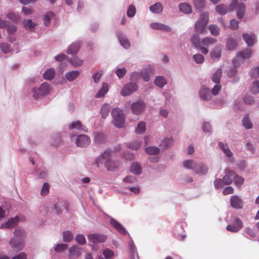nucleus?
<instances>
[{"instance_id": "obj_1", "label": "nucleus", "mask_w": 259, "mask_h": 259, "mask_svg": "<svg viewBox=\"0 0 259 259\" xmlns=\"http://www.w3.org/2000/svg\"><path fill=\"white\" fill-rule=\"evenodd\" d=\"M96 162L98 167H99L100 162H103L108 171H114L119 165V161L111 159L110 151H105L101 156L96 159Z\"/></svg>"}, {"instance_id": "obj_2", "label": "nucleus", "mask_w": 259, "mask_h": 259, "mask_svg": "<svg viewBox=\"0 0 259 259\" xmlns=\"http://www.w3.org/2000/svg\"><path fill=\"white\" fill-rule=\"evenodd\" d=\"M14 235L15 237L10 240V245L12 248L20 250L24 245L23 238L25 237V232L22 229L17 228L14 231Z\"/></svg>"}, {"instance_id": "obj_3", "label": "nucleus", "mask_w": 259, "mask_h": 259, "mask_svg": "<svg viewBox=\"0 0 259 259\" xmlns=\"http://www.w3.org/2000/svg\"><path fill=\"white\" fill-rule=\"evenodd\" d=\"M208 22V14L202 13L195 25V31L197 33L203 34L206 32V27Z\"/></svg>"}, {"instance_id": "obj_4", "label": "nucleus", "mask_w": 259, "mask_h": 259, "mask_svg": "<svg viewBox=\"0 0 259 259\" xmlns=\"http://www.w3.org/2000/svg\"><path fill=\"white\" fill-rule=\"evenodd\" d=\"M111 114L113 118L114 125L118 128L123 127L125 122L123 111L119 108H115L112 110Z\"/></svg>"}, {"instance_id": "obj_5", "label": "nucleus", "mask_w": 259, "mask_h": 259, "mask_svg": "<svg viewBox=\"0 0 259 259\" xmlns=\"http://www.w3.org/2000/svg\"><path fill=\"white\" fill-rule=\"evenodd\" d=\"M50 91V86L48 83H43L38 89H33L32 91V96L36 99L40 96H45Z\"/></svg>"}, {"instance_id": "obj_6", "label": "nucleus", "mask_w": 259, "mask_h": 259, "mask_svg": "<svg viewBox=\"0 0 259 259\" xmlns=\"http://www.w3.org/2000/svg\"><path fill=\"white\" fill-rule=\"evenodd\" d=\"M231 10L235 9L237 12V15L238 19H242L245 13V6L242 3L237 4L236 1H234L230 6Z\"/></svg>"}, {"instance_id": "obj_7", "label": "nucleus", "mask_w": 259, "mask_h": 259, "mask_svg": "<svg viewBox=\"0 0 259 259\" xmlns=\"http://www.w3.org/2000/svg\"><path fill=\"white\" fill-rule=\"evenodd\" d=\"M132 112L136 115L141 114L146 108V105L143 101H139L134 102L131 106Z\"/></svg>"}, {"instance_id": "obj_8", "label": "nucleus", "mask_w": 259, "mask_h": 259, "mask_svg": "<svg viewBox=\"0 0 259 259\" xmlns=\"http://www.w3.org/2000/svg\"><path fill=\"white\" fill-rule=\"evenodd\" d=\"M69 259H76L79 257L82 252V248L77 245H73L68 249Z\"/></svg>"}, {"instance_id": "obj_9", "label": "nucleus", "mask_w": 259, "mask_h": 259, "mask_svg": "<svg viewBox=\"0 0 259 259\" xmlns=\"http://www.w3.org/2000/svg\"><path fill=\"white\" fill-rule=\"evenodd\" d=\"M91 143V139L87 135H80L76 139V145L77 147H87Z\"/></svg>"}, {"instance_id": "obj_10", "label": "nucleus", "mask_w": 259, "mask_h": 259, "mask_svg": "<svg viewBox=\"0 0 259 259\" xmlns=\"http://www.w3.org/2000/svg\"><path fill=\"white\" fill-rule=\"evenodd\" d=\"M137 89V84L135 83L131 82L123 88L121 94L122 96H128L135 92Z\"/></svg>"}, {"instance_id": "obj_11", "label": "nucleus", "mask_w": 259, "mask_h": 259, "mask_svg": "<svg viewBox=\"0 0 259 259\" xmlns=\"http://www.w3.org/2000/svg\"><path fill=\"white\" fill-rule=\"evenodd\" d=\"M88 237L89 241L94 244L104 242L107 239V237L105 235L98 234H89Z\"/></svg>"}, {"instance_id": "obj_12", "label": "nucleus", "mask_w": 259, "mask_h": 259, "mask_svg": "<svg viewBox=\"0 0 259 259\" xmlns=\"http://www.w3.org/2000/svg\"><path fill=\"white\" fill-rule=\"evenodd\" d=\"M235 175V171L230 169H227L225 170V175L223 177V180L224 184L225 185H229L232 183L233 178Z\"/></svg>"}, {"instance_id": "obj_13", "label": "nucleus", "mask_w": 259, "mask_h": 259, "mask_svg": "<svg viewBox=\"0 0 259 259\" xmlns=\"http://www.w3.org/2000/svg\"><path fill=\"white\" fill-rule=\"evenodd\" d=\"M231 206L236 208H242L243 207V202L237 196H232L230 199Z\"/></svg>"}, {"instance_id": "obj_14", "label": "nucleus", "mask_w": 259, "mask_h": 259, "mask_svg": "<svg viewBox=\"0 0 259 259\" xmlns=\"http://www.w3.org/2000/svg\"><path fill=\"white\" fill-rule=\"evenodd\" d=\"M111 225L115 228L120 233L122 234H126V230L123 226L117 221L113 218H111L110 220Z\"/></svg>"}, {"instance_id": "obj_15", "label": "nucleus", "mask_w": 259, "mask_h": 259, "mask_svg": "<svg viewBox=\"0 0 259 259\" xmlns=\"http://www.w3.org/2000/svg\"><path fill=\"white\" fill-rule=\"evenodd\" d=\"M68 127L70 130L76 129L78 131H83L85 132L88 131L86 127L82 125L81 123L78 120L72 122L69 125Z\"/></svg>"}, {"instance_id": "obj_16", "label": "nucleus", "mask_w": 259, "mask_h": 259, "mask_svg": "<svg viewBox=\"0 0 259 259\" xmlns=\"http://www.w3.org/2000/svg\"><path fill=\"white\" fill-rule=\"evenodd\" d=\"M19 221L18 217L10 218L8 221L1 225V228H10L16 225Z\"/></svg>"}, {"instance_id": "obj_17", "label": "nucleus", "mask_w": 259, "mask_h": 259, "mask_svg": "<svg viewBox=\"0 0 259 259\" xmlns=\"http://www.w3.org/2000/svg\"><path fill=\"white\" fill-rule=\"evenodd\" d=\"M150 26L154 29L161 30L166 32H169L171 31V28L168 26L161 23H152L151 24Z\"/></svg>"}, {"instance_id": "obj_18", "label": "nucleus", "mask_w": 259, "mask_h": 259, "mask_svg": "<svg viewBox=\"0 0 259 259\" xmlns=\"http://www.w3.org/2000/svg\"><path fill=\"white\" fill-rule=\"evenodd\" d=\"M200 97L203 100H209L211 98L210 91L207 88H202L199 92Z\"/></svg>"}, {"instance_id": "obj_19", "label": "nucleus", "mask_w": 259, "mask_h": 259, "mask_svg": "<svg viewBox=\"0 0 259 259\" xmlns=\"http://www.w3.org/2000/svg\"><path fill=\"white\" fill-rule=\"evenodd\" d=\"M252 55V51L250 49H246L243 51L239 52L237 53V57L238 58L242 59L243 60L249 59Z\"/></svg>"}, {"instance_id": "obj_20", "label": "nucleus", "mask_w": 259, "mask_h": 259, "mask_svg": "<svg viewBox=\"0 0 259 259\" xmlns=\"http://www.w3.org/2000/svg\"><path fill=\"white\" fill-rule=\"evenodd\" d=\"M237 46L236 40L232 37H229L226 40V47L229 50H233Z\"/></svg>"}, {"instance_id": "obj_21", "label": "nucleus", "mask_w": 259, "mask_h": 259, "mask_svg": "<svg viewBox=\"0 0 259 259\" xmlns=\"http://www.w3.org/2000/svg\"><path fill=\"white\" fill-rule=\"evenodd\" d=\"M80 72L79 71H72L66 73L65 77L69 81H72L75 80L80 75Z\"/></svg>"}, {"instance_id": "obj_22", "label": "nucleus", "mask_w": 259, "mask_h": 259, "mask_svg": "<svg viewBox=\"0 0 259 259\" xmlns=\"http://www.w3.org/2000/svg\"><path fill=\"white\" fill-rule=\"evenodd\" d=\"M142 77L143 78V79L145 81H148L150 79V75L148 73H140L138 72H134L132 74L131 77L133 79H136L137 77V79H139V77Z\"/></svg>"}, {"instance_id": "obj_23", "label": "nucleus", "mask_w": 259, "mask_h": 259, "mask_svg": "<svg viewBox=\"0 0 259 259\" xmlns=\"http://www.w3.org/2000/svg\"><path fill=\"white\" fill-rule=\"evenodd\" d=\"M243 38L248 47H251L253 45L255 40L254 35H250L248 33H244Z\"/></svg>"}, {"instance_id": "obj_24", "label": "nucleus", "mask_w": 259, "mask_h": 259, "mask_svg": "<svg viewBox=\"0 0 259 259\" xmlns=\"http://www.w3.org/2000/svg\"><path fill=\"white\" fill-rule=\"evenodd\" d=\"M180 11L185 14H189L192 12L191 6L186 3H182L179 5Z\"/></svg>"}, {"instance_id": "obj_25", "label": "nucleus", "mask_w": 259, "mask_h": 259, "mask_svg": "<svg viewBox=\"0 0 259 259\" xmlns=\"http://www.w3.org/2000/svg\"><path fill=\"white\" fill-rule=\"evenodd\" d=\"M215 11L220 15H224L228 13L229 9L226 5L220 4L216 6Z\"/></svg>"}, {"instance_id": "obj_26", "label": "nucleus", "mask_w": 259, "mask_h": 259, "mask_svg": "<svg viewBox=\"0 0 259 259\" xmlns=\"http://www.w3.org/2000/svg\"><path fill=\"white\" fill-rule=\"evenodd\" d=\"M130 171L135 175H139L142 172V168L138 163L134 162L130 167Z\"/></svg>"}, {"instance_id": "obj_27", "label": "nucleus", "mask_w": 259, "mask_h": 259, "mask_svg": "<svg viewBox=\"0 0 259 259\" xmlns=\"http://www.w3.org/2000/svg\"><path fill=\"white\" fill-rule=\"evenodd\" d=\"M222 71L221 68H219L217 71L212 74L211 80L213 82L217 84H219L220 82V78L222 76Z\"/></svg>"}, {"instance_id": "obj_28", "label": "nucleus", "mask_w": 259, "mask_h": 259, "mask_svg": "<svg viewBox=\"0 0 259 259\" xmlns=\"http://www.w3.org/2000/svg\"><path fill=\"white\" fill-rule=\"evenodd\" d=\"M221 48L220 46L215 47L210 53L211 58L213 60H216L221 57Z\"/></svg>"}, {"instance_id": "obj_29", "label": "nucleus", "mask_w": 259, "mask_h": 259, "mask_svg": "<svg viewBox=\"0 0 259 259\" xmlns=\"http://www.w3.org/2000/svg\"><path fill=\"white\" fill-rule=\"evenodd\" d=\"M80 48V44L78 42L72 44L68 48L67 53L68 54H76Z\"/></svg>"}, {"instance_id": "obj_30", "label": "nucleus", "mask_w": 259, "mask_h": 259, "mask_svg": "<svg viewBox=\"0 0 259 259\" xmlns=\"http://www.w3.org/2000/svg\"><path fill=\"white\" fill-rule=\"evenodd\" d=\"M197 164L198 163L194 162L192 160H187L183 163V165L185 167L193 169L194 171L197 166Z\"/></svg>"}, {"instance_id": "obj_31", "label": "nucleus", "mask_w": 259, "mask_h": 259, "mask_svg": "<svg viewBox=\"0 0 259 259\" xmlns=\"http://www.w3.org/2000/svg\"><path fill=\"white\" fill-rule=\"evenodd\" d=\"M208 171V168L206 166L202 163H198L195 172L197 174L205 175Z\"/></svg>"}, {"instance_id": "obj_32", "label": "nucleus", "mask_w": 259, "mask_h": 259, "mask_svg": "<svg viewBox=\"0 0 259 259\" xmlns=\"http://www.w3.org/2000/svg\"><path fill=\"white\" fill-rule=\"evenodd\" d=\"M108 91V84L107 83H103L102 87L99 91L96 94V97L97 98H101L104 97V95L107 93Z\"/></svg>"}, {"instance_id": "obj_33", "label": "nucleus", "mask_w": 259, "mask_h": 259, "mask_svg": "<svg viewBox=\"0 0 259 259\" xmlns=\"http://www.w3.org/2000/svg\"><path fill=\"white\" fill-rule=\"evenodd\" d=\"M219 146L227 157H231L232 156V153L230 150L227 144H225L222 142H220L219 143Z\"/></svg>"}, {"instance_id": "obj_34", "label": "nucleus", "mask_w": 259, "mask_h": 259, "mask_svg": "<svg viewBox=\"0 0 259 259\" xmlns=\"http://www.w3.org/2000/svg\"><path fill=\"white\" fill-rule=\"evenodd\" d=\"M150 10L154 13H159L162 12L163 7L160 3H156L154 5L150 7Z\"/></svg>"}, {"instance_id": "obj_35", "label": "nucleus", "mask_w": 259, "mask_h": 259, "mask_svg": "<svg viewBox=\"0 0 259 259\" xmlns=\"http://www.w3.org/2000/svg\"><path fill=\"white\" fill-rule=\"evenodd\" d=\"M217 41L216 38L212 37H206L202 40V45L204 46L208 47L209 46L213 45Z\"/></svg>"}, {"instance_id": "obj_36", "label": "nucleus", "mask_w": 259, "mask_h": 259, "mask_svg": "<svg viewBox=\"0 0 259 259\" xmlns=\"http://www.w3.org/2000/svg\"><path fill=\"white\" fill-rule=\"evenodd\" d=\"M110 110V107L109 104H104L101 109V114L103 118H105L109 114Z\"/></svg>"}, {"instance_id": "obj_37", "label": "nucleus", "mask_w": 259, "mask_h": 259, "mask_svg": "<svg viewBox=\"0 0 259 259\" xmlns=\"http://www.w3.org/2000/svg\"><path fill=\"white\" fill-rule=\"evenodd\" d=\"M71 64L74 67L80 66L83 64V60L78 59L77 57L73 56L69 60Z\"/></svg>"}, {"instance_id": "obj_38", "label": "nucleus", "mask_w": 259, "mask_h": 259, "mask_svg": "<svg viewBox=\"0 0 259 259\" xmlns=\"http://www.w3.org/2000/svg\"><path fill=\"white\" fill-rule=\"evenodd\" d=\"M63 240L64 242H69L73 240V235L71 232L66 231L63 232Z\"/></svg>"}, {"instance_id": "obj_39", "label": "nucleus", "mask_w": 259, "mask_h": 259, "mask_svg": "<svg viewBox=\"0 0 259 259\" xmlns=\"http://www.w3.org/2000/svg\"><path fill=\"white\" fill-rule=\"evenodd\" d=\"M191 41L196 48H199L202 45V41H200V37L197 34H195L192 36Z\"/></svg>"}, {"instance_id": "obj_40", "label": "nucleus", "mask_w": 259, "mask_h": 259, "mask_svg": "<svg viewBox=\"0 0 259 259\" xmlns=\"http://www.w3.org/2000/svg\"><path fill=\"white\" fill-rule=\"evenodd\" d=\"M154 83L156 86L162 88L166 83V80L162 76H158L156 77Z\"/></svg>"}, {"instance_id": "obj_41", "label": "nucleus", "mask_w": 259, "mask_h": 259, "mask_svg": "<svg viewBox=\"0 0 259 259\" xmlns=\"http://www.w3.org/2000/svg\"><path fill=\"white\" fill-rule=\"evenodd\" d=\"M55 16V14L53 12L50 11L48 12L44 17V23L46 26H48L50 23V20Z\"/></svg>"}, {"instance_id": "obj_42", "label": "nucleus", "mask_w": 259, "mask_h": 259, "mask_svg": "<svg viewBox=\"0 0 259 259\" xmlns=\"http://www.w3.org/2000/svg\"><path fill=\"white\" fill-rule=\"evenodd\" d=\"M54 75L55 70L52 68L48 69L43 74L44 77L48 80H51L53 79L54 77Z\"/></svg>"}, {"instance_id": "obj_43", "label": "nucleus", "mask_w": 259, "mask_h": 259, "mask_svg": "<svg viewBox=\"0 0 259 259\" xmlns=\"http://www.w3.org/2000/svg\"><path fill=\"white\" fill-rule=\"evenodd\" d=\"M159 149L156 147L150 146L146 148L145 152L149 155H156L159 153Z\"/></svg>"}, {"instance_id": "obj_44", "label": "nucleus", "mask_w": 259, "mask_h": 259, "mask_svg": "<svg viewBox=\"0 0 259 259\" xmlns=\"http://www.w3.org/2000/svg\"><path fill=\"white\" fill-rule=\"evenodd\" d=\"M105 135L103 133H99L95 136L94 141L96 143L101 144L105 141Z\"/></svg>"}, {"instance_id": "obj_45", "label": "nucleus", "mask_w": 259, "mask_h": 259, "mask_svg": "<svg viewBox=\"0 0 259 259\" xmlns=\"http://www.w3.org/2000/svg\"><path fill=\"white\" fill-rule=\"evenodd\" d=\"M208 29L211 34L214 36H217L220 33V29L216 25H210Z\"/></svg>"}, {"instance_id": "obj_46", "label": "nucleus", "mask_w": 259, "mask_h": 259, "mask_svg": "<svg viewBox=\"0 0 259 259\" xmlns=\"http://www.w3.org/2000/svg\"><path fill=\"white\" fill-rule=\"evenodd\" d=\"M242 124L246 129H250L252 127V124L247 116H245L242 119Z\"/></svg>"}, {"instance_id": "obj_47", "label": "nucleus", "mask_w": 259, "mask_h": 259, "mask_svg": "<svg viewBox=\"0 0 259 259\" xmlns=\"http://www.w3.org/2000/svg\"><path fill=\"white\" fill-rule=\"evenodd\" d=\"M118 37L121 45L125 49H128L130 47V44L128 40L123 36H119Z\"/></svg>"}, {"instance_id": "obj_48", "label": "nucleus", "mask_w": 259, "mask_h": 259, "mask_svg": "<svg viewBox=\"0 0 259 259\" xmlns=\"http://www.w3.org/2000/svg\"><path fill=\"white\" fill-rule=\"evenodd\" d=\"M146 130V123L143 121L139 123L136 129V132L138 134L143 133Z\"/></svg>"}, {"instance_id": "obj_49", "label": "nucleus", "mask_w": 259, "mask_h": 259, "mask_svg": "<svg viewBox=\"0 0 259 259\" xmlns=\"http://www.w3.org/2000/svg\"><path fill=\"white\" fill-rule=\"evenodd\" d=\"M0 47L2 51L5 54L10 53L12 51L11 48L6 42L1 44Z\"/></svg>"}, {"instance_id": "obj_50", "label": "nucleus", "mask_w": 259, "mask_h": 259, "mask_svg": "<svg viewBox=\"0 0 259 259\" xmlns=\"http://www.w3.org/2000/svg\"><path fill=\"white\" fill-rule=\"evenodd\" d=\"M136 7L133 5H131L127 11L126 14L128 17H133L136 14Z\"/></svg>"}, {"instance_id": "obj_51", "label": "nucleus", "mask_w": 259, "mask_h": 259, "mask_svg": "<svg viewBox=\"0 0 259 259\" xmlns=\"http://www.w3.org/2000/svg\"><path fill=\"white\" fill-rule=\"evenodd\" d=\"M68 245L66 244L59 243L57 244L55 248V251L57 252H61L67 249Z\"/></svg>"}, {"instance_id": "obj_52", "label": "nucleus", "mask_w": 259, "mask_h": 259, "mask_svg": "<svg viewBox=\"0 0 259 259\" xmlns=\"http://www.w3.org/2000/svg\"><path fill=\"white\" fill-rule=\"evenodd\" d=\"M194 4L196 9H201L204 7V0H194Z\"/></svg>"}, {"instance_id": "obj_53", "label": "nucleus", "mask_w": 259, "mask_h": 259, "mask_svg": "<svg viewBox=\"0 0 259 259\" xmlns=\"http://www.w3.org/2000/svg\"><path fill=\"white\" fill-rule=\"evenodd\" d=\"M233 178L234 182L237 186H240L244 182V179L242 177L236 175L235 174L233 177Z\"/></svg>"}, {"instance_id": "obj_54", "label": "nucleus", "mask_w": 259, "mask_h": 259, "mask_svg": "<svg viewBox=\"0 0 259 259\" xmlns=\"http://www.w3.org/2000/svg\"><path fill=\"white\" fill-rule=\"evenodd\" d=\"M126 70L125 68H118L115 71V73L119 78H122L125 74Z\"/></svg>"}, {"instance_id": "obj_55", "label": "nucleus", "mask_w": 259, "mask_h": 259, "mask_svg": "<svg viewBox=\"0 0 259 259\" xmlns=\"http://www.w3.org/2000/svg\"><path fill=\"white\" fill-rule=\"evenodd\" d=\"M75 241L79 244L83 245L86 243L84 236L82 234H78L75 237Z\"/></svg>"}, {"instance_id": "obj_56", "label": "nucleus", "mask_w": 259, "mask_h": 259, "mask_svg": "<svg viewBox=\"0 0 259 259\" xmlns=\"http://www.w3.org/2000/svg\"><path fill=\"white\" fill-rule=\"evenodd\" d=\"M194 60L197 63L201 64L204 62V59L203 56L201 54H196L193 57Z\"/></svg>"}, {"instance_id": "obj_57", "label": "nucleus", "mask_w": 259, "mask_h": 259, "mask_svg": "<svg viewBox=\"0 0 259 259\" xmlns=\"http://www.w3.org/2000/svg\"><path fill=\"white\" fill-rule=\"evenodd\" d=\"M229 27L232 30L237 29L239 28V22L235 19H232Z\"/></svg>"}, {"instance_id": "obj_58", "label": "nucleus", "mask_w": 259, "mask_h": 259, "mask_svg": "<svg viewBox=\"0 0 259 259\" xmlns=\"http://www.w3.org/2000/svg\"><path fill=\"white\" fill-rule=\"evenodd\" d=\"M141 146V143L138 141L133 142L129 144V147L133 150H137Z\"/></svg>"}, {"instance_id": "obj_59", "label": "nucleus", "mask_w": 259, "mask_h": 259, "mask_svg": "<svg viewBox=\"0 0 259 259\" xmlns=\"http://www.w3.org/2000/svg\"><path fill=\"white\" fill-rule=\"evenodd\" d=\"M103 255L107 259H109L112 257L114 255V253L112 250L109 249H106L103 252Z\"/></svg>"}, {"instance_id": "obj_60", "label": "nucleus", "mask_w": 259, "mask_h": 259, "mask_svg": "<svg viewBox=\"0 0 259 259\" xmlns=\"http://www.w3.org/2000/svg\"><path fill=\"white\" fill-rule=\"evenodd\" d=\"M24 26L25 28L31 29L35 26V24L32 22L31 20H24L23 22Z\"/></svg>"}, {"instance_id": "obj_61", "label": "nucleus", "mask_w": 259, "mask_h": 259, "mask_svg": "<svg viewBox=\"0 0 259 259\" xmlns=\"http://www.w3.org/2000/svg\"><path fill=\"white\" fill-rule=\"evenodd\" d=\"M251 91L254 94L259 93V81L256 80L253 82Z\"/></svg>"}, {"instance_id": "obj_62", "label": "nucleus", "mask_w": 259, "mask_h": 259, "mask_svg": "<svg viewBox=\"0 0 259 259\" xmlns=\"http://www.w3.org/2000/svg\"><path fill=\"white\" fill-rule=\"evenodd\" d=\"M49 192V185L47 183H45L44 184L41 190V195H46Z\"/></svg>"}, {"instance_id": "obj_63", "label": "nucleus", "mask_w": 259, "mask_h": 259, "mask_svg": "<svg viewBox=\"0 0 259 259\" xmlns=\"http://www.w3.org/2000/svg\"><path fill=\"white\" fill-rule=\"evenodd\" d=\"M173 143V139L171 138H165L162 142V145L165 147L170 146Z\"/></svg>"}, {"instance_id": "obj_64", "label": "nucleus", "mask_w": 259, "mask_h": 259, "mask_svg": "<svg viewBox=\"0 0 259 259\" xmlns=\"http://www.w3.org/2000/svg\"><path fill=\"white\" fill-rule=\"evenodd\" d=\"M233 225L236 226L237 228L241 229L242 227V223L241 220L238 217L235 218L233 221Z\"/></svg>"}]
</instances>
